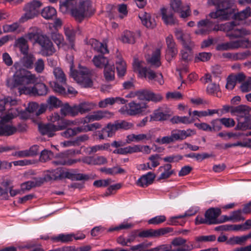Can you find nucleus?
<instances>
[{"mask_svg":"<svg viewBox=\"0 0 251 251\" xmlns=\"http://www.w3.org/2000/svg\"><path fill=\"white\" fill-rule=\"evenodd\" d=\"M16 45L20 48L21 52L25 54L27 53L28 46L26 39L21 37L16 40Z\"/></svg>","mask_w":251,"mask_h":251,"instance_id":"obj_54","label":"nucleus"},{"mask_svg":"<svg viewBox=\"0 0 251 251\" xmlns=\"http://www.w3.org/2000/svg\"><path fill=\"white\" fill-rule=\"evenodd\" d=\"M38 44L41 46V53L43 56H50L55 52L52 42L47 36L41 37L39 40Z\"/></svg>","mask_w":251,"mask_h":251,"instance_id":"obj_13","label":"nucleus"},{"mask_svg":"<svg viewBox=\"0 0 251 251\" xmlns=\"http://www.w3.org/2000/svg\"><path fill=\"white\" fill-rule=\"evenodd\" d=\"M139 18L142 24L148 28H153L155 26V22L151 19L150 15L147 12L142 11L139 14Z\"/></svg>","mask_w":251,"mask_h":251,"instance_id":"obj_30","label":"nucleus"},{"mask_svg":"<svg viewBox=\"0 0 251 251\" xmlns=\"http://www.w3.org/2000/svg\"><path fill=\"white\" fill-rule=\"evenodd\" d=\"M100 171L107 175H115L118 174H123L125 170L120 167H114L111 168L103 167L100 169Z\"/></svg>","mask_w":251,"mask_h":251,"instance_id":"obj_55","label":"nucleus"},{"mask_svg":"<svg viewBox=\"0 0 251 251\" xmlns=\"http://www.w3.org/2000/svg\"><path fill=\"white\" fill-rule=\"evenodd\" d=\"M110 147L108 143L101 145H97L91 147H88L85 149V151L88 154H92L98 151L107 150Z\"/></svg>","mask_w":251,"mask_h":251,"instance_id":"obj_37","label":"nucleus"},{"mask_svg":"<svg viewBox=\"0 0 251 251\" xmlns=\"http://www.w3.org/2000/svg\"><path fill=\"white\" fill-rule=\"evenodd\" d=\"M51 37L59 48L64 45V39L62 34L55 32L51 34Z\"/></svg>","mask_w":251,"mask_h":251,"instance_id":"obj_60","label":"nucleus"},{"mask_svg":"<svg viewBox=\"0 0 251 251\" xmlns=\"http://www.w3.org/2000/svg\"><path fill=\"white\" fill-rule=\"evenodd\" d=\"M161 50L160 49H156L151 56L146 57L147 61L151 65L155 67H158L161 65L160 61Z\"/></svg>","mask_w":251,"mask_h":251,"instance_id":"obj_29","label":"nucleus"},{"mask_svg":"<svg viewBox=\"0 0 251 251\" xmlns=\"http://www.w3.org/2000/svg\"><path fill=\"white\" fill-rule=\"evenodd\" d=\"M251 9L250 7H247L245 9L242 10V11L237 13V14H235V20L234 21L231 22L230 23H234L236 25V26L239 28V29L241 30H246L250 31V33L247 34V35H249L251 33V31L247 29L244 28H240L239 26V23L237 22V20L239 21H242L249 17L251 15ZM246 36L244 35V36Z\"/></svg>","mask_w":251,"mask_h":251,"instance_id":"obj_26","label":"nucleus"},{"mask_svg":"<svg viewBox=\"0 0 251 251\" xmlns=\"http://www.w3.org/2000/svg\"><path fill=\"white\" fill-rule=\"evenodd\" d=\"M101 125L98 123H94L91 124H87L80 126L81 132H86L88 131H93L94 130L99 129L101 127Z\"/></svg>","mask_w":251,"mask_h":251,"instance_id":"obj_62","label":"nucleus"},{"mask_svg":"<svg viewBox=\"0 0 251 251\" xmlns=\"http://www.w3.org/2000/svg\"><path fill=\"white\" fill-rule=\"evenodd\" d=\"M75 106L77 115L79 113L83 114L93 109L96 104L93 102H84Z\"/></svg>","mask_w":251,"mask_h":251,"instance_id":"obj_34","label":"nucleus"},{"mask_svg":"<svg viewBox=\"0 0 251 251\" xmlns=\"http://www.w3.org/2000/svg\"><path fill=\"white\" fill-rule=\"evenodd\" d=\"M139 99L143 100L159 102L162 99V96L159 94L154 93L151 91L144 90L138 94Z\"/></svg>","mask_w":251,"mask_h":251,"instance_id":"obj_17","label":"nucleus"},{"mask_svg":"<svg viewBox=\"0 0 251 251\" xmlns=\"http://www.w3.org/2000/svg\"><path fill=\"white\" fill-rule=\"evenodd\" d=\"M147 78L149 81L154 80L156 81L159 84L162 85L164 83L163 75L161 73H155L153 71L151 70L148 72Z\"/></svg>","mask_w":251,"mask_h":251,"instance_id":"obj_44","label":"nucleus"},{"mask_svg":"<svg viewBox=\"0 0 251 251\" xmlns=\"http://www.w3.org/2000/svg\"><path fill=\"white\" fill-rule=\"evenodd\" d=\"M93 62L94 65L100 68H102L108 65L110 62L108 59L104 57L102 55H95L93 57Z\"/></svg>","mask_w":251,"mask_h":251,"instance_id":"obj_40","label":"nucleus"},{"mask_svg":"<svg viewBox=\"0 0 251 251\" xmlns=\"http://www.w3.org/2000/svg\"><path fill=\"white\" fill-rule=\"evenodd\" d=\"M195 121V118H190L186 116H174L171 119V121L173 124H189Z\"/></svg>","mask_w":251,"mask_h":251,"instance_id":"obj_45","label":"nucleus"},{"mask_svg":"<svg viewBox=\"0 0 251 251\" xmlns=\"http://www.w3.org/2000/svg\"><path fill=\"white\" fill-rule=\"evenodd\" d=\"M59 82L57 81L50 82V85L55 92L62 95L65 94L66 89L64 87V85L66 84H62V83L59 84Z\"/></svg>","mask_w":251,"mask_h":251,"instance_id":"obj_56","label":"nucleus"},{"mask_svg":"<svg viewBox=\"0 0 251 251\" xmlns=\"http://www.w3.org/2000/svg\"><path fill=\"white\" fill-rule=\"evenodd\" d=\"M116 65L118 76L123 77L125 75L126 70L125 62L121 57L117 56L116 61Z\"/></svg>","mask_w":251,"mask_h":251,"instance_id":"obj_39","label":"nucleus"},{"mask_svg":"<svg viewBox=\"0 0 251 251\" xmlns=\"http://www.w3.org/2000/svg\"><path fill=\"white\" fill-rule=\"evenodd\" d=\"M35 57L32 54H25V56L21 59L20 62H15L13 67L16 70L15 73L19 70H25L23 67L28 69H32L33 67Z\"/></svg>","mask_w":251,"mask_h":251,"instance_id":"obj_12","label":"nucleus"},{"mask_svg":"<svg viewBox=\"0 0 251 251\" xmlns=\"http://www.w3.org/2000/svg\"><path fill=\"white\" fill-rule=\"evenodd\" d=\"M212 3L216 5V11L210 13L209 16L213 19L226 20L229 19L234 13L232 8L233 3L229 0H210L209 4Z\"/></svg>","mask_w":251,"mask_h":251,"instance_id":"obj_5","label":"nucleus"},{"mask_svg":"<svg viewBox=\"0 0 251 251\" xmlns=\"http://www.w3.org/2000/svg\"><path fill=\"white\" fill-rule=\"evenodd\" d=\"M126 100L123 99L120 97H115V98H108L105 99L103 100H100L99 102V106L100 108H105L108 105H113L115 103H119L121 104H124L126 102Z\"/></svg>","mask_w":251,"mask_h":251,"instance_id":"obj_28","label":"nucleus"},{"mask_svg":"<svg viewBox=\"0 0 251 251\" xmlns=\"http://www.w3.org/2000/svg\"><path fill=\"white\" fill-rule=\"evenodd\" d=\"M138 236L142 238L155 237H157V234L156 230L150 229L140 232Z\"/></svg>","mask_w":251,"mask_h":251,"instance_id":"obj_63","label":"nucleus"},{"mask_svg":"<svg viewBox=\"0 0 251 251\" xmlns=\"http://www.w3.org/2000/svg\"><path fill=\"white\" fill-rule=\"evenodd\" d=\"M175 35L176 39L182 43L183 47L190 48L194 45V43L191 40L190 34L181 29L176 28Z\"/></svg>","mask_w":251,"mask_h":251,"instance_id":"obj_16","label":"nucleus"},{"mask_svg":"<svg viewBox=\"0 0 251 251\" xmlns=\"http://www.w3.org/2000/svg\"><path fill=\"white\" fill-rule=\"evenodd\" d=\"M195 131L191 129L186 130L176 129L171 131V135L174 142H175L178 140H184L188 137L195 134Z\"/></svg>","mask_w":251,"mask_h":251,"instance_id":"obj_18","label":"nucleus"},{"mask_svg":"<svg viewBox=\"0 0 251 251\" xmlns=\"http://www.w3.org/2000/svg\"><path fill=\"white\" fill-rule=\"evenodd\" d=\"M197 211V209L195 208L194 210L190 209L186 211L184 214L179 215L176 216L172 217L168 220V224L170 225H177L178 223L177 221L178 219L183 218L187 216H191L195 215Z\"/></svg>","mask_w":251,"mask_h":251,"instance_id":"obj_38","label":"nucleus"},{"mask_svg":"<svg viewBox=\"0 0 251 251\" xmlns=\"http://www.w3.org/2000/svg\"><path fill=\"white\" fill-rule=\"evenodd\" d=\"M155 177V175L151 172H148L138 179L137 184L142 187H147L151 184Z\"/></svg>","mask_w":251,"mask_h":251,"instance_id":"obj_27","label":"nucleus"},{"mask_svg":"<svg viewBox=\"0 0 251 251\" xmlns=\"http://www.w3.org/2000/svg\"><path fill=\"white\" fill-rule=\"evenodd\" d=\"M32 115L27 108L22 111L19 108L12 107L6 111L5 115L0 121V136H8L14 134L17 128L10 123L11 121L17 117H20L22 119H27Z\"/></svg>","mask_w":251,"mask_h":251,"instance_id":"obj_4","label":"nucleus"},{"mask_svg":"<svg viewBox=\"0 0 251 251\" xmlns=\"http://www.w3.org/2000/svg\"><path fill=\"white\" fill-rule=\"evenodd\" d=\"M147 108L145 103H137L134 101L129 102L127 105L122 107L119 112L123 115L134 116L144 112Z\"/></svg>","mask_w":251,"mask_h":251,"instance_id":"obj_10","label":"nucleus"},{"mask_svg":"<svg viewBox=\"0 0 251 251\" xmlns=\"http://www.w3.org/2000/svg\"><path fill=\"white\" fill-rule=\"evenodd\" d=\"M215 229L221 231H239L241 230V226L239 225L226 224L217 226Z\"/></svg>","mask_w":251,"mask_h":251,"instance_id":"obj_53","label":"nucleus"},{"mask_svg":"<svg viewBox=\"0 0 251 251\" xmlns=\"http://www.w3.org/2000/svg\"><path fill=\"white\" fill-rule=\"evenodd\" d=\"M158 171L160 173L158 177L159 180L167 179L175 173L172 165L169 163L160 166L158 169Z\"/></svg>","mask_w":251,"mask_h":251,"instance_id":"obj_22","label":"nucleus"},{"mask_svg":"<svg viewBox=\"0 0 251 251\" xmlns=\"http://www.w3.org/2000/svg\"><path fill=\"white\" fill-rule=\"evenodd\" d=\"M61 173V179L67 178L72 179H75L76 180H81L86 179L88 178V176L86 175L81 174L75 175L70 171L65 170L62 168Z\"/></svg>","mask_w":251,"mask_h":251,"instance_id":"obj_36","label":"nucleus"},{"mask_svg":"<svg viewBox=\"0 0 251 251\" xmlns=\"http://www.w3.org/2000/svg\"><path fill=\"white\" fill-rule=\"evenodd\" d=\"M104 76L107 81H111L115 78V69L113 63L106 65L104 70Z\"/></svg>","mask_w":251,"mask_h":251,"instance_id":"obj_41","label":"nucleus"},{"mask_svg":"<svg viewBox=\"0 0 251 251\" xmlns=\"http://www.w3.org/2000/svg\"><path fill=\"white\" fill-rule=\"evenodd\" d=\"M73 62L70 66V75L74 80L84 87H90L93 85L91 73L87 68L79 66L77 71L73 70Z\"/></svg>","mask_w":251,"mask_h":251,"instance_id":"obj_7","label":"nucleus"},{"mask_svg":"<svg viewBox=\"0 0 251 251\" xmlns=\"http://www.w3.org/2000/svg\"><path fill=\"white\" fill-rule=\"evenodd\" d=\"M53 73L56 81L62 84H66V75L60 68L56 67L54 68Z\"/></svg>","mask_w":251,"mask_h":251,"instance_id":"obj_47","label":"nucleus"},{"mask_svg":"<svg viewBox=\"0 0 251 251\" xmlns=\"http://www.w3.org/2000/svg\"><path fill=\"white\" fill-rule=\"evenodd\" d=\"M194 47L192 46L190 48L183 47V49L181 51V58L184 61H188L191 59V50Z\"/></svg>","mask_w":251,"mask_h":251,"instance_id":"obj_64","label":"nucleus"},{"mask_svg":"<svg viewBox=\"0 0 251 251\" xmlns=\"http://www.w3.org/2000/svg\"><path fill=\"white\" fill-rule=\"evenodd\" d=\"M117 130H118V128L115 122L113 124L111 123H108L106 126L101 129V132H105L107 137H111L115 134Z\"/></svg>","mask_w":251,"mask_h":251,"instance_id":"obj_48","label":"nucleus"},{"mask_svg":"<svg viewBox=\"0 0 251 251\" xmlns=\"http://www.w3.org/2000/svg\"><path fill=\"white\" fill-rule=\"evenodd\" d=\"M74 235L72 234H59L51 238V240L62 243H68L73 241Z\"/></svg>","mask_w":251,"mask_h":251,"instance_id":"obj_49","label":"nucleus"},{"mask_svg":"<svg viewBox=\"0 0 251 251\" xmlns=\"http://www.w3.org/2000/svg\"><path fill=\"white\" fill-rule=\"evenodd\" d=\"M153 243L146 241L133 247L131 250L138 251H191L195 247L191 242L187 243L186 240L181 237L174 239L170 244H162L150 248Z\"/></svg>","mask_w":251,"mask_h":251,"instance_id":"obj_3","label":"nucleus"},{"mask_svg":"<svg viewBox=\"0 0 251 251\" xmlns=\"http://www.w3.org/2000/svg\"><path fill=\"white\" fill-rule=\"evenodd\" d=\"M169 118V115L163 112L160 109L155 110L151 116V119L156 121H165Z\"/></svg>","mask_w":251,"mask_h":251,"instance_id":"obj_52","label":"nucleus"},{"mask_svg":"<svg viewBox=\"0 0 251 251\" xmlns=\"http://www.w3.org/2000/svg\"><path fill=\"white\" fill-rule=\"evenodd\" d=\"M44 36L41 35L40 30L37 27H33L29 29V31L25 35V37L34 43H39V39Z\"/></svg>","mask_w":251,"mask_h":251,"instance_id":"obj_31","label":"nucleus"},{"mask_svg":"<svg viewBox=\"0 0 251 251\" xmlns=\"http://www.w3.org/2000/svg\"><path fill=\"white\" fill-rule=\"evenodd\" d=\"M94 13L92 4L88 0L80 2L77 7L73 9L71 11L72 16L79 23L90 17Z\"/></svg>","mask_w":251,"mask_h":251,"instance_id":"obj_8","label":"nucleus"},{"mask_svg":"<svg viewBox=\"0 0 251 251\" xmlns=\"http://www.w3.org/2000/svg\"><path fill=\"white\" fill-rule=\"evenodd\" d=\"M176 46L167 47L166 50L165 58L168 61H170L177 53Z\"/></svg>","mask_w":251,"mask_h":251,"instance_id":"obj_58","label":"nucleus"},{"mask_svg":"<svg viewBox=\"0 0 251 251\" xmlns=\"http://www.w3.org/2000/svg\"><path fill=\"white\" fill-rule=\"evenodd\" d=\"M42 6V3L39 0H32L26 3L24 7L25 13L19 19V23H24L37 17L40 13Z\"/></svg>","mask_w":251,"mask_h":251,"instance_id":"obj_9","label":"nucleus"},{"mask_svg":"<svg viewBox=\"0 0 251 251\" xmlns=\"http://www.w3.org/2000/svg\"><path fill=\"white\" fill-rule=\"evenodd\" d=\"M251 112V109L245 105H240L232 108L231 114L237 116L238 121L236 129L242 130L251 129V123L249 117Z\"/></svg>","mask_w":251,"mask_h":251,"instance_id":"obj_6","label":"nucleus"},{"mask_svg":"<svg viewBox=\"0 0 251 251\" xmlns=\"http://www.w3.org/2000/svg\"><path fill=\"white\" fill-rule=\"evenodd\" d=\"M249 239L248 234L241 236H233L230 238L226 242L228 245H243Z\"/></svg>","mask_w":251,"mask_h":251,"instance_id":"obj_43","label":"nucleus"},{"mask_svg":"<svg viewBox=\"0 0 251 251\" xmlns=\"http://www.w3.org/2000/svg\"><path fill=\"white\" fill-rule=\"evenodd\" d=\"M6 84L10 89L17 87L20 95L43 96L48 93L46 85L38 83L36 75L26 70L20 69L14 73L12 77L7 78Z\"/></svg>","mask_w":251,"mask_h":251,"instance_id":"obj_1","label":"nucleus"},{"mask_svg":"<svg viewBox=\"0 0 251 251\" xmlns=\"http://www.w3.org/2000/svg\"><path fill=\"white\" fill-rule=\"evenodd\" d=\"M81 130L80 126H78L75 128H68L64 131L61 133L62 136L66 138H69L76 135L77 133H81Z\"/></svg>","mask_w":251,"mask_h":251,"instance_id":"obj_50","label":"nucleus"},{"mask_svg":"<svg viewBox=\"0 0 251 251\" xmlns=\"http://www.w3.org/2000/svg\"><path fill=\"white\" fill-rule=\"evenodd\" d=\"M92 47L97 51L105 54L108 52L107 46L105 41L101 43L97 40L92 39L90 41Z\"/></svg>","mask_w":251,"mask_h":251,"instance_id":"obj_32","label":"nucleus"},{"mask_svg":"<svg viewBox=\"0 0 251 251\" xmlns=\"http://www.w3.org/2000/svg\"><path fill=\"white\" fill-rule=\"evenodd\" d=\"M120 40L125 43L133 44L135 42L134 34L130 31L126 30L121 35Z\"/></svg>","mask_w":251,"mask_h":251,"instance_id":"obj_46","label":"nucleus"},{"mask_svg":"<svg viewBox=\"0 0 251 251\" xmlns=\"http://www.w3.org/2000/svg\"><path fill=\"white\" fill-rule=\"evenodd\" d=\"M152 137V134L149 132L147 134H131L126 136V143L130 144L132 142H139L143 141L151 140Z\"/></svg>","mask_w":251,"mask_h":251,"instance_id":"obj_24","label":"nucleus"},{"mask_svg":"<svg viewBox=\"0 0 251 251\" xmlns=\"http://www.w3.org/2000/svg\"><path fill=\"white\" fill-rule=\"evenodd\" d=\"M80 161V159H68L65 154L62 153L57 156L55 160H53L52 163L56 165H71Z\"/></svg>","mask_w":251,"mask_h":251,"instance_id":"obj_25","label":"nucleus"},{"mask_svg":"<svg viewBox=\"0 0 251 251\" xmlns=\"http://www.w3.org/2000/svg\"><path fill=\"white\" fill-rule=\"evenodd\" d=\"M235 25L233 22L226 23L213 27V24L211 21L208 19L202 20L198 23V29L195 33L198 35H206L212 31L220 30L227 32V36L230 38L242 37L250 33L248 30L239 29Z\"/></svg>","mask_w":251,"mask_h":251,"instance_id":"obj_2","label":"nucleus"},{"mask_svg":"<svg viewBox=\"0 0 251 251\" xmlns=\"http://www.w3.org/2000/svg\"><path fill=\"white\" fill-rule=\"evenodd\" d=\"M170 6L174 12L180 13L181 18H185L190 15L189 6L187 4L182 5L180 0H171Z\"/></svg>","mask_w":251,"mask_h":251,"instance_id":"obj_14","label":"nucleus"},{"mask_svg":"<svg viewBox=\"0 0 251 251\" xmlns=\"http://www.w3.org/2000/svg\"><path fill=\"white\" fill-rule=\"evenodd\" d=\"M47 106L49 107L50 109L56 108L61 106V101L57 99L56 97L54 96H50L48 99Z\"/></svg>","mask_w":251,"mask_h":251,"instance_id":"obj_57","label":"nucleus"},{"mask_svg":"<svg viewBox=\"0 0 251 251\" xmlns=\"http://www.w3.org/2000/svg\"><path fill=\"white\" fill-rule=\"evenodd\" d=\"M62 168H58L55 170H49L47 177L50 179H61Z\"/></svg>","mask_w":251,"mask_h":251,"instance_id":"obj_59","label":"nucleus"},{"mask_svg":"<svg viewBox=\"0 0 251 251\" xmlns=\"http://www.w3.org/2000/svg\"><path fill=\"white\" fill-rule=\"evenodd\" d=\"M134 72L138 73V76L141 78H146L148 72L151 69L145 66V62L138 58H134L132 64Z\"/></svg>","mask_w":251,"mask_h":251,"instance_id":"obj_15","label":"nucleus"},{"mask_svg":"<svg viewBox=\"0 0 251 251\" xmlns=\"http://www.w3.org/2000/svg\"><path fill=\"white\" fill-rule=\"evenodd\" d=\"M41 13L44 19L49 20L52 19L56 15V10L52 6H47L42 10Z\"/></svg>","mask_w":251,"mask_h":251,"instance_id":"obj_42","label":"nucleus"},{"mask_svg":"<svg viewBox=\"0 0 251 251\" xmlns=\"http://www.w3.org/2000/svg\"><path fill=\"white\" fill-rule=\"evenodd\" d=\"M39 130L43 135H47L49 137H52L54 135V132L56 131L61 130L59 124L55 125L51 123L45 125H39Z\"/></svg>","mask_w":251,"mask_h":251,"instance_id":"obj_19","label":"nucleus"},{"mask_svg":"<svg viewBox=\"0 0 251 251\" xmlns=\"http://www.w3.org/2000/svg\"><path fill=\"white\" fill-rule=\"evenodd\" d=\"M243 212L240 209L233 211L229 218L226 219V221H233L234 222H239L245 219L243 216Z\"/></svg>","mask_w":251,"mask_h":251,"instance_id":"obj_51","label":"nucleus"},{"mask_svg":"<svg viewBox=\"0 0 251 251\" xmlns=\"http://www.w3.org/2000/svg\"><path fill=\"white\" fill-rule=\"evenodd\" d=\"M60 113L62 116L65 117L71 116L73 117L77 115L75 106H71L68 103H66L63 105L61 104Z\"/></svg>","mask_w":251,"mask_h":251,"instance_id":"obj_35","label":"nucleus"},{"mask_svg":"<svg viewBox=\"0 0 251 251\" xmlns=\"http://www.w3.org/2000/svg\"><path fill=\"white\" fill-rule=\"evenodd\" d=\"M221 214V210L219 208H211L208 209L205 213V217L207 219V224H217L220 223L218 217Z\"/></svg>","mask_w":251,"mask_h":251,"instance_id":"obj_20","label":"nucleus"},{"mask_svg":"<svg viewBox=\"0 0 251 251\" xmlns=\"http://www.w3.org/2000/svg\"><path fill=\"white\" fill-rule=\"evenodd\" d=\"M162 19L167 25H173L177 23L176 20L174 18L172 10L168 8H162L161 9Z\"/></svg>","mask_w":251,"mask_h":251,"instance_id":"obj_23","label":"nucleus"},{"mask_svg":"<svg viewBox=\"0 0 251 251\" xmlns=\"http://www.w3.org/2000/svg\"><path fill=\"white\" fill-rule=\"evenodd\" d=\"M220 91V88L219 84L215 83H209L206 89V93L209 95H215Z\"/></svg>","mask_w":251,"mask_h":251,"instance_id":"obj_61","label":"nucleus"},{"mask_svg":"<svg viewBox=\"0 0 251 251\" xmlns=\"http://www.w3.org/2000/svg\"><path fill=\"white\" fill-rule=\"evenodd\" d=\"M89 115L92 122L102 119H109L114 115L113 113L107 110H98Z\"/></svg>","mask_w":251,"mask_h":251,"instance_id":"obj_21","label":"nucleus"},{"mask_svg":"<svg viewBox=\"0 0 251 251\" xmlns=\"http://www.w3.org/2000/svg\"><path fill=\"white\" fill-rule=\"evenodd\" d=\"M64 29L65 35L67 39L71 44V48L74 49V41L75 40L77 29L74 28L72 26H65Z\"/></svg>","mask_w":251,"mask_h":251,"instance_id":"obj_33","label":"nucleus"},{"mask_svg":"<svg viewBox=\"0 0 251 251\" xmlns=\"http://www.w3.org/2000/svg\"><path fill=\"white\" fill-rule=\"evenodd\" d=\"M239 48H251V41L245 39L221 43L217 46L216 50H234Z\"/></svg>","mask_w":251,"mask_h":251,"instance_id":"obj_11","label":"nucleus"}]
</instances>
